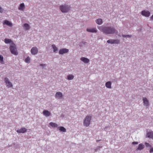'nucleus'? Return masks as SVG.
Returning a JSON list of instances; mask_svg holds the SVG:
<instances>
[{
    "label": "nucleus",
    "instance_id": "1",
    "mask_svg": "<svg viewBox=\"0 0 153 153\" xmlns=\"http://www.w3.org/2000/svg\"><path fill=\"white\" fill-rule=\"evenodd\" d=\"M98 28L101 31L106 34H113L115 33L116 30L112 26H98Z\"/></svg>",
    "mask_w": 153,
    "mask_h": 153
},
{
    "label": "nucleus",
    "instance_id": "2",
    "mask_svg": "<svg viewBox=\"0 0 153 153\" xmlns=\"http://www.w3.org/2000/svg\"><path fill=\"white\" fill-rule=\"evenodd\" d=\"M71 7L69 5L64 4L60 6L59 8L61 11L63 13H67L70 10Z\"/></svg>",
    "mask_w": 153,
    "mask_h": 153
},
{
    "label": "nucleus",
    "instance_id": "3",
    "mask_svg": "<svg viewBox=\"0 0 153 153\" xmlns=\"http://www.w3.org/2000/svg\"><path fill=\"white\" fill-rule=\"evenodd\" d=\"M11 52L12 53L15 55H17L18 54V53L14 44H13L11 45L10 47Z\"/></svg>",
    "mask_w": 153,
    "mask_h": 153
},
{
    "label": "nucleus",
    "instance_id": "4",
    "mask_svg": "<svg viewBox=\"0 0 153 153\" xmlns=\"http://www.w3.org/2000/svg\"><path fill=\"white\" fill-rule=\"evenodd\" d=\"M91 120V117L89 116H87L84 120V124L86 126H89Z\"/></svg>",
    "mask_w": 153,
    "mask_h": 153
},
{
    "label": "nucleus",
    "instance_id": "5",
    "mask_svg": "<svg viewBox=\"0 0 153 153\" xmlns=\"http://www.w3.org/2000/svg\"><path fill=\"white\" fill-rule=\"evenodd\" d=\"M4 80L6 86L8 88H11L13 86L12 83L10 81L8 78L5 77L4 79Z\"/></svg>",
    "mask_w": 153,
    "mask_h": 153
},
{
    "label": "nucleus",
    "instance_id": "6",
    "mask_svg": "<svg viewBox=\"0 0 153 153\" xmlns=\"http://www.w3.org/2000/svg\"><path fill=\"white\" fill-rule=\"evenodd\" d=\"M63 95L62 93L60 92H57L56 93L55 97L56 99L61 100L63 98Z\"/></svg>",
    "mask_w": 153,
    "mask_h": 153
},
{
    "label": "nucleus",
    "instance_id": "7",
    "mask_svg": "<svg viewBox=\"0 0 153 153\" xmlns=\"http://www.w3.org/2000/svg\"><path fill=\"white\" fill-rule=\"evenodd\" d=\"M108 43L112 44H118L119 43V40L117 39H110L107 41Z\"/></svg>",
    "mask_w": 153,
    "mask_h": 153
},
{
    "label": "nucleus",
    "instance_id": "8",
    "mask_svg": "<svg viewBox=\"0 0 153 153\" xmlns=\"http://www.w3.org/2000/svg\"><path fill=\"white\" fill-rule=\"evenodd\" d=\"M143 100L144 105L146 107H149V102L147 99L146 97H143Z\"/></svg>",
    "mask_w": 153,
    "mask_h": 153
},
{
    "label": "nucleus",
    "instance_id": "9",
    "mask_svg": "<svg viewBox=\"0 0 153 153\" xmlns=\"http://www.w3.org/2000/svg\"><path fill=\"white\" fill-rule=\"evenodd\" d=\"M146 136L149 138L153 139V131L150 130L148 131L146 133Z\"/></svg>",
    "mask_w": 153,
    "mask_h": 153
},
{
    "label": "nucleus",
    "instance_id": "10",
    "mask_svg": "<svg viewBox=\"0 0 153 153\" xmlns=\"http://www.w3.org/2000/svg\"><path fill=\"white\" fill-rule=\"evenodd\" d=\"M31 52L32 54L35 55L37 54L38 52V50L36 47H33L31 50Z\"/></svg>",
    "mask_w": 153,
    "mask_h": 153
},
{
    "label": "nucleus",
    "instance_id": "11",
    "mask_svg": "<svg viewBox=\"0 0 153 153\" xmlns=\"http://www.w3.org/2000/svg\"><path fill=\"white\" fill-rule=\"evenodd\" d=\"M2 23L4 26L5 25H6L9 27H12L13 25L11 22L6 20L3 21Z\"/></svg>",
    "mask_w": 153,
    "mask_h": 153
},
{
    "label": "nucleus",
    "instance_id": "12",
    "mask_svg": "<svg viewBox=\"0 0 153 153\" xmlns=\"http://www.w3.org/2000/svg\"><path fill=\"white\" fill-rule=\"evenodd\" d=\"M86 31L89 32L96 33L97 32V30L96 28H87Z\"/></svg>",
    "mask_w": 153,
    "mask_h": 153
},
{
    "label": "nucleus",
    "instance_id": "13",
    "mask_svg": "<svg viewBox=\"0 0 153 153\" xmlns=\"http://www.w3.org/2000/svg\"><path fill=\"white\" fill-rule=\"evenodd\" d=\"M69 51V50L66 48H62L60 49L59 51V53L60 54H63L67 53Z\"/></svg>",
    "mask_w": 153,
    "mask_h": 153
},
{
    "label": "nucleus",
    "instance_id": "14",
    "mask_svg": "<svg viewBox=\"0 0 153 153\" xmlns=\"http://www.w3.org/2000/svg\"><path fill=\"white\" fill-rule=\"evenodd\" d=\"M142 15L146 17H149L150 15V12L148 11L143 10L141 12Z\"/></svg>",
    "mask_w": 153,
    "mask_h": 153
},
{
    "label": "nucleus",
    "instance_id": "15",
    "mask_svg": "<svg viewBox=\"0 0 153 153\" xmlns=\"http://www.w3.org/2000/svg\"><path fill=\"white\" fill-rule=\"evenodd\" d=\"M80 60L85 64L88 63L89 62V59L85 57H81Z\"/></svg>",
    "mask_w": 153,
    "mask_h": 153
},
{
    "label": "nucleus",
    "instance_id": "16",
    "mask_svg": "<svg viewBox=\"0 0 153 153\" xmlns=\"http://www.w3.org/2000/svg\"><path fill=\"white\" fill-rule=\"evenodd\" d=\"M27 129L25 128H22L19 129L17 130L16 131L18 133H24L26 132Z\"/></svg>",
    "mask_w": 153,
    "mask_h": 153
},
{
    "label": "nucleus",
    "instance_id": "17",
    "mask_svg": "<svg viewBox=\"0 0 153 153\" xmlns=\"http://www.w3.org/2000/svg\"><path fill=\"white\" fill-rule=\"evenodd\" d=\"M43 113V115L46 117H49L51 115V112L47 110H44Z\"/></svg>",
    "mask_w": 153,
    "mask_h": 153
},
{
    "label": "nucleus",
    "instance_id": "18",
    "mask_svg": "<svg viewBox=\"0 0 153 153\" xmlns=\"http://www.w3.org/2000/svg\"><path fill=\"white\" fill-rule=\"evenodd\" d=\"M25 8V5L24 3H21L20 4L18 9L19 10L23 11Z\"/></svg>",
    "mask_w": 153,
    "mask_h": 153
},
{
    "label": "nucleus",
    "instance_id": "19",
    "mask_svg": "<svg viewBox=\"0 0 153 153\" xmlns=\"http://www.w3.org/2000/svg\"><path fill=\"white\" fill-rule=\"evenodd\" d=\"M23 27L25 30H29L30 27L29 25L27 23L25 24L24 25Z\"/></svg>",
    "mask_w": 153,
    "mask_h": 153
},
{
    "label": "nucleus",
    "instance_id": "20",
    "mask_svg": "<svg viewBox=\"0 0 153 153\" xmlns=\"http://www.w3.org/2000/svg\"><path fill=\"white\" fill-rule=\"evenodd\" d=\"M111 82L110 81H108L105 84V86L108 88H111Z\"/></svg>",
    "mask_w": 153,
    "mask_h": 153
},
{
    "label": "nucleus",
    "instance_id": "21",
    "mask_svg": "<svg viewBox=\"0 0 153 153\" xmlns=\"http://www.w3.org/2000/svg\"><path fill=\"white\" fill-rule=\"evenodd\" d=\"M144 148V146L142 143L139 144L138 147L137 149V150H141Z\"/></svg>",
    "mask_w": 153,
    "mask_h": 153
},
{
    "label": "nucleus",
    "instance_id": "22",
    "mask_svg": "<svg viewBox=\"0 0 153 153\" xmlns=\"http://www.w3.org/2000/svg\"><path fill=\"white\" fill-rule=\"evenodd\" d=\"M96 23L99 25H101L102 23V20L100 19H98L96 20Z\"/></svg>",
    "mask_w": 153,
    "mask_h": 153
},
{
    "label": "nucleus",
    "instance_id": "23",
    "mask_svg": "<svg viewBox=\"0 0 153 153\" xmlns=\"http://www.w3.org/2000/svg\"><path fill=\"white\" fill-rule=\"evenodd\" d=\"M58 129L61 131L65 132L66 131V129L62 126H59L58 127Z\"/></svg>",
    "mask_w": 153,
    "mask_h": 153
},
{
    "label": "nucleus",
    "instance_id": "24",
    "mask_svg": "<svg viewBox=\"0 0 153 153\" xmlns=\"http://www.w3.org/2000/svg\"><path fill=\"white\" fill-rule=\"evenodd\" d=\"M49 125L53 128H56L58 127V125L52 122H50L49 123Z\"/></svg>",
    "mask_w": 153,
    "mask_h": 153
},
{
    "label": "nucleus",
    "instance_id": "25",
    "mask_svg": "<svg viewBox=\"0 0 153 153\" xmlns=\"http://www.w3.org/2000/svg\"><path fill=\"white\" fill-rule=\"evenodd\" d=\"M4 42L6 44L13 43V42L11 39L6 38L4 39Z\"/></svg>",
    "mask_w": 153,
    "mask_h": 153
},
{
    "label": "nucleus",
    "instance_id": "26",
    "mask_svg": "<svg viewBox=\"0 0 153 153\" xmlns=\"http://www.w3.org/2000/svg\"><path fill=\"white\" fill-rule=\"evenodd\" d=\"M67 77L68 79L69 80H71L74 79V76L72 74H69L68 75Z\"/></svg>",
    "mask_w": 153,
    "mask_h": 153
},
{
    "label": "nucleus",
    "instance_id": "27",
    "mask_svg": "<svg viewBox=\"0 0 153 153\" xmlns=\"http://www.w3.org/2000/svg\"><path fill=\"white\" fill-rule=\"evenodd\" d=\"M52 48L53 49V51L54 53H56V51H58V48H57L56 47V45H52Z\"/></svg>",
    "mask_w": 153,
    "mask_h": 153
},
{
    "label": "nucleus",
    "instance_id": "28",
    "mask_svg": "<svg viewBox=\"0 0 153 153\" xmlns=\"http://www.w3.org/2000/svg\"><path fill=\"white\" fill-rule=\"evenodd\" d=\"M0 63L1 64L4 63L3 57L1 55H0Z\"/></svg>",
    "mask_w": 153,
    "mask_h": 153
},
{
    "label": "nucleus",
    "instance_id": "29",
    "mask_svg": "<svg viewBox=\"0 0 153 153\" xmlns=\"http://www.w3.org/2000/svg\"><path fill=\"white\" fill-rule=\"evenodd\" d=\"M30 58L29 56H28L25 59V62L26 63H29L30 62Z\"/></svg>",
    "mask_w": 153,
    "mask_h": 153
},
{
    "label": "nucleus",
    "instance_id": "30",
    "mask_svg": "<svg viewBox=\"0 0 153 153\" xmlns=\"http://www.w3.org/2000/svg\"><path fill=\"white\" fill-rule=\"evenodd\" d=\"M122 36L124 38H129L131 37V35H123Z\"/></svg>",
    "mask_w": 153,
    "mask_h": 153
},
{
    "label": "nucleus",
    "instance_id": "31",
    "mask_svg": "<svg viewBox=\"0 0 153 153\" xmlns=\"http://www.w3.org/2000/svg\"><path fill=\"white\" fill-rule=\"evenodd\" d=\"M102 146H98L96 149H95V152H97L98 150L100 149V148H102Z\"/></svg>",
    "mask_w": 153,
    "mask_h": 153
},
{
    "label": "nucleus",
    "instance_id": "32",
    "mask_svg": "<svg viewBox=\"0 0 153 153\" xmlns=\"http://www.w3.org/2000/svg\"><path fill=\"white\" fill-rule=\"evenodd\" d=\"M145 145H146V146L147 147H151L150 145L149 144V143L146 142L145 143Z\"/></svg>",
    "mask_w": 153,
    "mask_h": 153
},
{
    "label": "nucleus",
    "instance_id": "33",
    "mask_svg": "<svg viewBox=\"0 0 153 153\" xmlns=\"http://www.w3.org/2000/svg\"><path fill=\"white\" fill-rule=\"evenodd\" d=\"M40 66H42L43 68L46 67V65L45 64H40Z\"/></svg>",
    "mask_w": 153,
    "mask_h": 153
},
{
    "label": "nucleus",
    "instance_id": "34",
    "mask_svg": "<svg viewBox=\"0 0 153 153\" xmlns=\"http://www.w3.org/2000/svg\"><path fill=\"white\" fill-rule=\"evenodd\" d=\"M3 12V9L0 6V13H2Z\"/></svg>",
    "mask_w": 153,
    "mask_h": 153
},
{
    "label": "nucleus",
    "instance_id": "35",
    "mask_svg": "<svg viewBox=\"0 0 153 153\" xmlns=\"http://www.w3.org/2000/svg\"><path fill=\"white\" fill-rule=\"evenodd\" d=\"M149 152L150 153L153 152V147L152 148L149 150Z\"/></svg>",
    "mask_w": 153,
    "mask_h": 153
},
{
    "label": "nucleus",
    "instance_id": "36",
    "mask_svg": "<svg viewBox=\"0 0 153 153\" xmlns=\"http://www.w3.org/2000/svg\"><path fill=\"white\" fill-rule=\"evenodd\" d=\"M138 143V142H133L132 143V144L133 145L137 144Z\"/></svg>",
    "mask_w": 153,
    "mask_h": 153
},
{
    "label": "nucleus",
    "instance_id": "37",
    "mask_svg": "<svg viewBox=\"0 0 153 153\" xmlns=\"http://www.w3.org/2000/svg\"><path fill=\"white\" fill-rule=\"evenodd\" d=\"M108 128V127H106L105 128V131H107V128Z\"/></svg>",
    "mask_w": 153,
    "mask_h": 153
},
{
    "label": "nucleus",
    "instance_id": "38",
    "mask_svg": "<svg viewBox=\"0 0 153 153\" xmlns=\"http://www.w3.org/2000/svg\"><path fill=\"white\" fill-rule=\"evenodd\" d=\"M151 20H153V15L152 16L151 18Z\"/></svg>",
    "mask_w": 153,
    "mask_h": 153
}]
</instances>
